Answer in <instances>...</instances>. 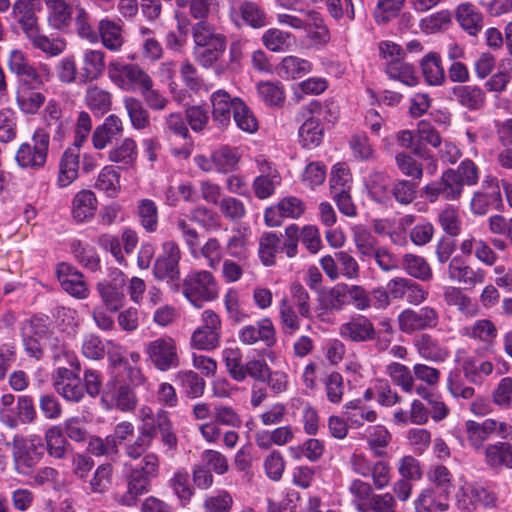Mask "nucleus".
<instances>
[{
  "label": "nucleus",
  "mask_w": 512,
  "mask_h": 512,
  "mask_svg": "<svg viewBox=\"0 0 512 512\" xmlns=\"http://www.w3.org/2000/svg\"><path fill=\"white\" fill-rule=\"evenodd\" d=\"M192 34L197 62L205 68L211 67L225 52L226 37L216 32L207 21L197 22L192 28Z\"/></svg>",
  "instance_id": "1"
},
{
  "label": "nucleus",
  "mask_w": 512,
  "mask_h": 512,
  "mask_svg": "<svg viewBox=\"0 0 512 512\" xmlns=\"http://www.w3.org/2000/svg\"><path fill=\"white\" fill-rule=\"evenodd\" d=\"M304 118L305 121L299 128L300 142L303 147L311 148L318 146L323 139L321 121L333 122L337 117L329 105L314 100L305 107Z\"/></svg>",
  "instance_id": "2"
},
{
  "label": "nucleus",
  "mask_w": 512,
  "mask_h": 512,
  "mask_svg": "<svg viewBox=\"0 0 512 512\" xmlns=\"http://www.w3.org/2000/svg\"><path fill=\"white\" fill-rule=\"evenodd\" d=\"M109 79L124 91H136L142 93L153 86L151 76L138 64L110 62L108 66Z\"/></svg>",
  "instance_id": "3"
},
{
  "label": "nucleus",
  "mask_w": 512,
  "mask_h": 512,
  "mask_svg": "<svg viewBox=\"0 0 512 512\" xmlns=\"http://www.w3.org/2000/svg\"><path fill=\"white\" fill-rule=\"evenodd\" d=\"M50 144V133L37 129L31 143H22L15 155L17 164L24 169L39 170L46 165Z\"/></svg>",
  "instance_id": "4"
},
{
  "label": "nucleus",
  "mask_w": 512,
  "mask_h": 512,
  "mask_svg": "<svg viewBox=\"0 0 512 512\" xmlns=\"http://www.w3.org/2000/svg\"><path fill=\"white\" fill-rule=\"evenodd\" d=\"M71 368L58 367L52 374L54 390L66 401L78 403L85 396V389L80 378L79 362H71Z\"/></svg>",
  "instance_id": "5"
},
{
  "label": "nucleus",
  "mask_w": 512,
  "mask_h": 512,
  "mask_svg": "<svg viewBox=\"0 0 512 512\" xmlns=\"http://www.w3.org/2000/svg\"><path fill=\"white\" fill-rule=\"evenodd\" d=\"M145 352L148 360L159 371L165 372L179 366L177 345L171 337H159L150 341L145 347Z\"/></svg>",
  "instance_id": "6"
},
{
  "label": "nucleus",
  "mask_w": 512,
  "mask_h": 512,
  "mask_svg": "<svg viewBox=\"0 0 512 512\" xmlns=\"http://www.w3.org/2000/svg\"><path fill=\"white\" fill-rule=\"evenodd\" d=\"M463 190L454 169L449 168L438 180L424 186L423 195L430 203H435L440 198L446 201H457L461 198Z\"/></svg>",
  "instance_id": "7"
},
{
  "label": "nucleus",
  "mask_w": 512,
  "mask_h": 512,
  "mask_svg": "<svg viewBox=\"0 0 512 512\" xmlns=\"http://www.w3.org/2000/svg\"><path fill=\"white\" fill-rule=\"evenodd\" d=\"M203 324L198 327L191 336L192 347L210 351L219 347L221 338V320L212 310L202 313Z\"/></svg>",
  "instance_id": "8"
},
{
  "label": "nucleus",
  "mask_w": 512,
  "mask_h": 512,
  "mask_svg": "<svg viewBox=\"0 0 512 512\" xmlns=\"http://www.w3.org/2000/svg\"><path fill=\"white\" fill-rule=\"evenodd\" d=\"M229 17L237 26H249L260 29L267 25V14L256 2L250 0H235L229 9Z\"/></svg>",
  "instance_id": "9"
},
{
  "label": "nucleus",
  "mask_w": 512,
  "mask_h": 512,
  "mask_svg": "<svg viewBox=\"0 0 512 512\" xmlns=\"http://www.w3.org/2000/svg\"><path fill=\"white\" fill-rule=\"evenodd\" d=\"M352 471L362 477H372L377 490L386 488L390 483V466L384 461H369L363 454L353 453L349 459Z\"/></svg>",
  "instance_id": "10"
},
{
  "label": "nucleus",
  "mask_w": 512,
  "mask_h": 512,
  "mask_svg": "<svg viewBox=\"0 0 512 512\" xmlns=\"http://www.w3.org/2000/svg\"><path fill=\"white\" fill-rule=\"evenodd\" d=\"M237 335L240 343L247 346L262 343L266 347H272L277 341L275 327L269 318L242 326Z\"/></svg>",
  "instance_id": "11"
},
{
  "label": "nucleus",
  "mask_w": 512,
  "mask_h": 512,
  "mask_svg": "<svg viewBox=\"0 0 512 512\" xmlns=\"http://www.w3.org/2000/svg\"><path fill=\"white\" fill-rule=\"evenodd\" d=\"M457 501L461 509L471 512L477 505L495 507L497 495L487 487L466 483L460 488Z\"/></svg>",
  "instance_id": "12"
},
{
  "label": "nucleus",
  "mask_w": 512,
  "mask_h": 512,
  "mask_svg": "<svg viewBox=\"0 0 512 512\" xmlns=\"http://www.w3.org/2000/svg\"><path fill=\"white\" fill-rule=\"evenodd\" d=\"M319 296L327 301L325 308L340 309L343 305L353 304L359 310L369 307V298L365 290H320Z\"/></svg>",
  "instance_id": "13"
},
{
  "label": "nucleus",
  "mask_w": 512,
  "mask_h": 512,
  "mask_svg": "<svg viewBox=\"0 0 512 512\" xmlns=\"http://www.w3.org/2000/svg\"><path fill=\"white\" fill-rule=\"evenodd\" d=\"M399 328L404 333L435 328L438 325V315L432 308H422L419 312L407 309L398 317Z\"/></svg>",
  "instance_id": "14"
},
{
  "label": "nucleus",
  "mask_w": 512,
  "mask_h": 512,
  "mask_svg": "<svg viewBox=\"0 0 512 512\" xmlns=\"http://www.w3.org/2000/svg\"><path fill=\"white\" fill-rule=\"evenodd\" d=\"M97 43L110 52H120L125 44L124 29L120 20L101 19L97 24Z\"/></svg>",
  "instance_id": "15"
},
{
  "label": "nucleus",
  "mask_w": 512,
  "mask_h": 512,
  "mask_svg": "<svg viewBox=\"0 0 512 512\" xmlns=\"http://www.w3.org/2000/svg\"><path fill=\"white\" fill-rule=\"evenodd\" d=\"M301 30L308 33V37L315 45H326L330 41V32L322 14L315 9L299 10Z\"/></svg>",
  "instance_id": "16"
},
{
  "label": "nucleus",
  "mask_w": 512,
  "mask_h": 512,
  "mask_svg": "<svg viewBox=\"0 0 512 512\" xmlns=\"http://www.w3.org/2000/svg\"><path fill=\"white\" fill-rule=\"evenodd\" d=\"M451 97L460 107L468 111L482 109L486 101L485 91L475 84H460L452 87Z\"/></svg>",
  "instance_id": "17"
},
{
  "label": "nucleus",
  "mask_w": 512,
  "mask_h": 512,
  "mask_svg": "<svg viewBox=\"0 0 512 512\" xmlns=\"http://www.w3.org/2000/svg\"><path fill=\"white\" fill-rule=\"evenodd\" d=\"M42 452L30 450L26 439L15 435L12 439V457L17 473L27 475L39 462Z\"/></svg>",
  "instance_id": "18"
},
{
  "label": "nucleus",
  "mask_w": 512,
  "mask_h": 512,
  "mask_svg": "<svg viewBox=\"0 0 512 512\" xmlns=\"http://www.w3.org/2000/svg\"><path fill=\"white\" fill-rule=\"evenodd\" d=\"M106 68L105 53L101 49L88 48L81 55L80 80L84 83L99 79Z\"/></svg>",
  "instance_id": "19"
},
{
  "label": "nucleus",
  "mask_w": 512,
  "mask_h": 512,
  "mask_svg": "<svg viewBox=\"0 0 512 512\" xmlns=\"http://www.w3.org/2000/svg\"><path fill=\"white\" fill-rule=\"evenodd\" d=\"M22 340L26 353L35 359L42 357L41 338L45 333V325L40 319L26 320L22 325Z\"/></svg>",
  "instance_id": "20"
},
{
  "label": "nucleus",
  "mask_w": 512,
  "mask_h": 512,
  "mask_svg": "<svg viewBox=\"0 0 512 512\" xmlns=\"http://www.w3.org/2000/svg\"><path fill=\"white\" fill-rule=\"evenodd\" d=\"M340 335L352 342H366L376 339L377 332L370 319L358 316L341 325Z\"/></svg>",
  "instance_id": "21"
},
{
  "label": "nucleus",
  "mask_w": 512,
  "mask_h": 512,
  "mask_svg": "<svg viewBox=\"0 0 512 512\" xmlns=\"http://www.w3.org/2000/svg\"><path fill=\"white\" fill-rule=\"evenodd\" d=\"M305 210L304 203L297 197H286L282 199L276 207L268 208L265 211V222L270 227L279 226L281 223L277 216L298 218Z\"/></svg>",
  "instance_id": "22"
},
{
  "label": "nucleus",
  "mask_w": 512,
  "mask_h": 512,
  "mask_svg": "<svg viewBox=\"0 0 512 512\" xmlns=\"http://www.w3.org/2000/svg\"><path fill=\"white\" fill-rule=\"evenodd\" d=\"M47 9V24L57 31H65L72 22V7L66 0H43Z\"/></svg>",
  "instance_id": "23"
},
{
  "label": "nucleus",
  "mask_w": 512,
  "mask_h": 512,
  "mask_svg": "<svg viewBox=\"0 0 512 512\" xmlns=\"http://www.w3.org/2000/svg\"><path fill=\"white\" fill-rule=\"evenodd\" d=\"M152 477L131 468L126 474L127 491L118 498L123 506H133L138 497L148 492Z\"/></svg>",
  "instance_id": "24"
},
{
  "label": "nucleus",
  "mask_w": 512,
  "mask_h": 512,
  "mask_svg": "<svg viewBox=\"0 0 512 512\" xmlns=\"http://www.w3.org/2000/svg\"><path fill=\"white\" fill-rule=\"evenodd\" d=\"M139 418L142 423L155 420L158 424L162 442L170 449L176 448L177 437L173 432L172 422L165 410H159L156 415H154L149 407H142L139 410Z\"/></svg>",
  "instance_id": "25"
},
{
  "label": "nucleus",
  "mask_w": 512,
  "mask_h": 512,
  "mask_svg": "<svg viewBox=\"0 0 512 512\" xmlns=\"http://www.w3.org/2000/svg\"><path fill=\"white\" fill-rule=\"evenodd\" d=\"M123 132L122 120L117 115H109L103 124L96 127L92 134L94 148L101 150Z\"/></svg>",
  "instance_id": "26"
},
{
  "label": "nucleus",
  "mask_w": 512,
  "mask_h": 512,
  "mask_svg": "<svg viewBox=\"0 0 512 512\" xmlns=\"http://www.w3.org/2000/svg\"><path fill=\"white\" fill-rule=\"evenodd\" d=\"M80 153L76 148H68L64 151L60 162L57 177V185L65 188L78 178Z\"/></svg>",
  "instance_id": "27"
},
{
  "label": "nucleus",
  "mask_w": 512,
  "mask_h": 512,
  "mask_svg": "<svg viewBox=\"0 0 512 512\" xmlns=\"http://www.w3.org/2000/svg\"><path fill=\"white\" fill-rule=\"evenodd\" d=\"M414 345L418 354L427 361L443 362L449 355V350L429 334L418 336Z\"/></svg>",
  "instance_id": "28"
},
{
  "label": "nucleus",
  "mask_w": 512,
  "mask_h": 512,
  "mask_svg": "<svg viewBox=\"0 0 512 512\" xmlns=\"http://www.w3.org/2000/svg\"><path fill=\"white\" fill-rule=\"evenodd\" d=\"M236 98L231 96L225 90H218L211 95L212 116L221 126H226L231 121V115L235 113Z\"/></svg>",
  "instance_id": "29"
},
{
  "label": "nucleus",
  "mask_w": 512,
  "mask_h": 512,
  "mask_svg": "<svg viewBox=\"0 0 512 512\" xmlns=\"http://www.w3.org/2000/svg\"><path fill=\"white\" fill-rule=\"evenodd\" d=\"M485 462L494 469H512V444L509 442H496L485 448Z\"/></svg>",
  "instance_id": "30"
},
{
  "label": "nucleus",
  "mask_w": 512,
  "mask_h": 512,
  "mask_svg": "<svg viewBox=\"0 0 512 512\" xmlns=\"http://www.w3.org/2000/svg\"><path fill=\"white\" fill-rule=\"evenodd\" d=\"M423 77L431 86H442L446 82V75L439 53L430 52L420 61Z\"/></svg>",
  "instance_id": "31"
},
{
  "label": "nucleus",
  "mask_w": 512,
  "mask_h": 512,
  "mask_svg": "<svg viewBox=\"0 0 512 512\" xmlns=\"http://www.w3.org/2000/svg\"><path fill=\"white\" fill-rule=\"evenodd\" d=\"M97 210V199L90 190H81L73 198L72 216L79 223L90 220Z\"/></svg>",
  "instance_id": "32"
},
{
  "label": "nucleus",
  "mask_w": 512,
  "mask_h": 512,
  "mask_svg": "<svg viewBox=\"0 0 512 512\" xmlns=\"http://www.w3.org/2000/svg\"><path fill=\"white\" fill-rule=\"evenodd\" d=\"M391 179L389 175L380 171H373L366 180V187L370 196L379 203L391 200Z\"/></svg>",
  "instance_id": "33"
},
{
  "label": "nucleus",
  "mask_w": 512,
  "mask_h": 512,
  "mask_svg": "<svg viewBox=\"0 0 512 512\" xmlns=\"http://www.w3.org/2000/svg\"><path fill=\"white\" fill-rule=\"evenodd\" d=\"M168 485L183 505L188 504L195 494L194 486L190 482V474L184 468L177 469L173 473Z\"/></svg>",
  "instance_id": "34"
},
{
  "label": "nucleus",
  "mask_w": 512,
  "mask_h": 512,
  "mask_svg": "<svg viewBox=\"0 0 512 512\" xmlns=\"http://www.w3.org/2000/svg\"><path fill=\"white\" fill-rule=\"evenodd\" d=\"M386 73L390 79L397 80L408 87L416 86L419 83V77L414 67L400 59L388 61Z\"/></svg>",
  "instance_id": "35"
},
{
  "label": "nucleus",
  "mask_w": 512,
  "mask_h": 512,
  "mask_svg": "<svg viewBox=\"0 0 512 512\" xmlns=\"http://www.w3.org/2000/svg\"><path fill=\"white\" fill-rule=\"evenodd\" d=\"M448 507V500L433 488L423 489L415 501L416 512H443Z\"/></svg>",
  "instance_id": "36"
},
{
  "label": "nucleus",
  "mask_w": 512,
  "mask_h": 512,
  "mask_svg": "<svg viewBox=\"0 0 512 512\" xmlns=\"http://www.w3.org/2000/svg\"><path fill=\"white\" fill-rule=\"evenodd\" d=\"M282 250L280 238L273 232H265L259 239L258 255L265 266H272L276 262V255Z\"/></svg>",
  "instance_id": "37"
},
{
  "label": "nucleus",
  "mask_w": 512,
  "mask_h": 512,
  "mask_svg": "<svg viewBox=\"0 0 512 512\" xmlns=\"http://www.w3.org/2000/svg\"><path fill=\"white\" fill-rule=\"evenodd\" d=\"M123 104L133 128L141 130L150 125L149 112L140 99L133 96H126L123 99Z\"/></svg>",
  "instance_id": "38"
},
{
  "label": "nucleus",
  "mask_w": 512,
  "mask_h": 512,
  "mask_svg": "<svg viewBox=\"0 0 512 512\" xmlns=\"http://www.w3.org/2000/svg\"><path fill=\"white\" fill-rule=\"evenodd\" d=\"M262 42L272 52H285L293 46L295 37L289 32L270 28L264 32Z\"/></svg>",
  "instance_id": "39"
},
{
  "label": "nucleus",
  "mask_w": 512,
  "mask_h": 512,
  "mask_svg": "<svg viewBox=\"0 0 512 512\" xmlns=\"http://www.w3.org/2000/svg\"><path fill=\"white\" fill-rule=\"evenodd\" d=\"M456 19L470 35H476L482 26V15L471 3H462L457 7Z\"/></svg>",
  "instance_id": "40"
},
{
  "label": "nucleus",
  "mask_w": 512,
  "mask_h": 512,
  "mask_svg": "<svg viewBox=\"0 0 512 512\" xmlns=\"http://www.w3.org/2000/svg\"><path fill=\"white\" fill-rule=\"evenodd\" d=\"M39 88H18L16 101L25 114H35L44 104L46 97Z\"/></svg>",
  "instance_id": "41"
},
{
  "label": "nucleus",
  "mask_w": 512,
  "mask_h": 512,
  "mask_svg": "<svg viewBox=\"0 0 512 512\" xmlns=\"http://www.w3.org/2000/svg\"><path fill=\"white\" fill-rule=\"evenodd\" d=\"M85 102L93 112L103 115L110 110L112 95L109 91L97 85H92L86 90Z\"/></svg>",
  "instance_id": "42"
},
{
  "label": "nucleus",
  "mask_w": 512,
  "mask_h": 512,
  "mask_svg": "<svg viewBox=\"0 0 512 512\" xmlns=\"http://www.w3.org/2000/svg\"><path fill=\"white\" fill-rule=\"evenodd\" d=\"M34 49L40 50L49 57H56L62 54L67 48V42L62 37H49L41 31L30 40Z\"/></svg>",
  "instance_id": "43"
},
{
  "label": "nucleus",
  "mask_w": 512,
  "mask_h": 512,
  "mask_svg": "<svg viewBox=\"0 0 512 512\" xmlns=\"http://www.w3.org/2000/svg\"><path fill=\"white\" fill-rule=\"evenodd\" d=\"M428 480L434 485L436 491L448 500L453 489V476L444 465H436L428 472Z\"/></svg>",
  "instance_id": "44"
},
{
  "label": "nucleus",
  "mask_w": 512,
  "mask_h": 512,
  "mask_svg": "<svg viewBox=\"0 0 512 512\" xmlns=\"http://www.w3.org/2000/svg\"><path fill=\"white\" fill-rule=\"evenodd\" d=\"M348 490L356 509L359 512H367V506L375 495L373 486L361 479H354L351 481Z\"/></svg>",
  "instance_id": "45"
},
{
  "label": "nucleus",
  "mask_w": 512,
  "mask_h": 512,
  "mask_svg": "<svg viewBox=\"0 0 512 512\" xmlns=\"http://www.w3.org/2000/svg\"><path fill=\"white\" fill-rule=\"evenodd\" d=\"M175 380L190 398L200 397L204 393L205 381L194 371H180L175 375Z\"/></svg>",
  "instance_id": "46"
},
{
  "label": "nucleus",
  "mask_w": 512,
  "mask_h": 512,
  "mask_svg": "<svg viewBox=\"0 0 512 512\" xmlns=\"http://www.w3.org/2000/svg\"><path fill=\"white\" fill-rule=\"evenodd\" d=\"M386 372L391 381L402 389L405 393H411L415 386L414 374L406 366L398 362L390 363Z\"/></svg>",
  "instance_id": "47"
},
{
  "label": "nucleus",
  "mask_w": 512,
  "mask_h": 512,
  "mask_svg": "<svg viewBox=\"0 0 512 512\" xmlns=\"http://www.w3.org/2000/svg\"><path fill=\"white\" fill-rule=\"evenodd\" d=\"M261 100L268 106L280 107L285 101V90L281 82L265 81L257 84Z\"/></svg>",
  "instance_id": "48"
},
{
  "label": "nucleus",
  "mask_w": 512,
  "mask_h": 512,
  "mask_svg": "<svg viewBox=\"0 0 512 512\" xmlns=\"http://www.w3.org/2000/svg\"><path fill=\"white\" fill-rule=\"evenodd\" d=\"M403 269L413 278L428 281L432 278L429 263L421 256L405 254L402 260Z\"/></svg>",
  "instance_id": "49"
},
{
  "label": "nucleus",
  "mask_w": 512,
  "mask_h": 512,
  "mask_svg": "<svg viewBox=\"0 0 512 512\" xmlns=\"http://www.w3.org/2000/svg\"><path fill=\"white\" fill-rule=\"evenodd\" d=\"M95 188L109 197H115L120 191V174L113 166H105L98 175Z\"/></svg>",
  "instance_id": "50"
},
{
  "label": "nucleus",
  "mask_w": 512,
  "mask_h": 512,
  "mask_svg": "<svg viewBox=\"0 0 512 512\" xmlns=\"http://www.w3.org/2000/svg\"><path fill=\"white\" fill-rule=\"evenodd\" d=\"M109 160L129 166L137 158V145L132 138H125L109 151Z\"/></svg>",
  "instance_id": "51"
},
{
  "label": "nucleus",
  "mask_w": 512,
  "mask_h": 512,
  "mask_svg": "<svg viewBox=\"0 0 512 512\" xmlns=\"http://www.w3.org/2000/svg\"><path fill=\"white\" fill-rule=\"evenodd\" d=\"M449 277L465 284H481L484 273L481 270H474L469 266L458 265L457 258H453L448 267Z\"/></svg>",
  "instance_id": "52"
},
{
  "label": "nucleus",
  "mask_w": 512,
  "mask_h": 512,
  "mask_svg": "<svg viewBox=\"0 0 512 512\" xmlns=\"http://www.w3.org/2000/svg\"><path fill=\"white\" fill-rule=\"evenodd\" d=\"M212 160L217 171L228 173L236 169L240 154L236 148L224 146L213 152Z\"/></svg>",
  "instance_id": "53"
},
{
  "label": "nucleus",
  "mask_w": 512,
  "mask_h": 512,
  "mask_svg": "<svg viewBox=\"0 0 512 512\" xmlns=\"http://www.w3.org/2000/svg\"><path fill=\"white\" fill-rule=\"evenodd\" d=\"M90 18V14L84 7L77 6L74 18L75 32L80 39L90 44H97V29L93 28Z\"/></svg>",
  "instance_id": "54"
},
{
  "label": "nucleus",
  "mask_w": 512,
  "mask_h": 512,
  "mask_svg": "<svg viewBox=\"0 0 512 512\" xmlns=\"http://www.w3.org/2000/svg\"><path fill=\"white\" fill-rule=\"evenodd\" d=\"M45 442L49 456L55 459H63L67 454V442L62 430L53 426L45 433Z\"/></svg>",
  "instance_id": "55"
},
{
  "label": "nucleus",
  "mask_w": 512,
  "mask_h": 512,
  "mask_svg": "<svg viewBox=\"0 0 512 512\" xmlns=\"http://www.w3.org/2000/svg\"><path fill=\"white\" fill-rule=\"evenodd\" d=\"M497 333L495 324L488 319L477 320L465 328V335L484 343H492L497 337Z\"/></svg>",
  "instance_id": "56"
},
{
  "label": "nucleus",
  "mask_w": 512,
  "mask_h": 512,
  "mask_svg": "<svg viewBox=\"0 0 512 512\" xmlns=\"http://www.w3.org/2000/svg\"><path fill=\"white\" fill-rule=\"evenodd\" d=\"M418 182L398 179L391 186V198L401 205L410 204L417 196Z\"/></svg>",
  "instance_id": "57"
},
{
  "label": "nucleus",
  "mask_w": 512,
  "mask_h": 512,
  "mask_svg": "<svg viewBox=\"0 0 512 512\" xmlns=\"http://www.w3.org/2000/svg\"><path fill=\"white\" fill-rule=\"evenodd\" d=\"M222 356L231 378L237 382H243V369L245 364L242 363L241 350L239 348H225L222 352Z\"/></svg>",
  "instance_id": "58"
},
{
  "label": "nucleus",
  "mask_w": 512,
  "mask_h": 512,
  "mask_svg": "<svg viewBox=\"0 0 512 512\" xmlns=\"http://www.w3.org/2000/svg\"><path fill=\"white\" fill-rule=\"evenodd\" d=\"M138 217L141 226L147 232H154L158 227V208L150 199H142L138 204Z\"/></svg>",
  "instance_id": "59"
},
{
  "label": "nucleus",
  "mask_w": 512,
  "mask_h": 512,
  "mask_svg": "<svg viewBox=\"0 0 512 512\" xmlns=\"http://www.w3.org/2000/svg\"><path fill=\"white\" fill-rule=\"evenodd\" d=\"M235 113L233 118L237 126L249 133H253L258 129V122L249 107L240 99L236 98Z\"/></svg>",
  "instance_id": "60"
},
{
  "label": "nucleus",
  "mask_w": 512,
  "mask_h": 512,
  "mask_svg": "<svg viewBox=\"0 0 512 512\" xmlns=\"http://www.w3.org/2000/svg\"><path fill=\"white\" fill-rule=\"evenodd\" d=\"M57 80L64 85H70L76 82L78 68L73 55L61 58L55 65Z\"/></svg>",
  "instance_id": "61"
},
{
  "label": "nucleus",
  "mask_w": 512,
  "mask_h": 512,
  "mask_svg": "<svg viewBox=\"0 0 512 512\" xmlns=\"http://www.w3.org/2000/svg\"><path fill=\"white\" fill-rule=\"evenodd\" d=\"M290 453L294 458L305 456L309 461H318L324 453V443L316 438H310L302 445L291 447Z\"/></svg>",
  "instance_id": "62"
},
{
  "label": "nucleus",
  "mask_w": 512,
  "mask_h": 512,
  "mask_svg": "<svg viewBox=\"0 0 512 512\" xmlns=\"http://www.w3.org/2000/svg\"><path fill=\"white\" fill-rule=\"evenodd\" d=\"M280 67L287 77L295 79L308 74L312 69V64L308 60L290 55L283 58Z\"/></svg>",
  "instance_id": "63"
},
{
  "label": "nucleus",
  "mask_w": 512,
  "mask_h": 512,
  "mask_svg": "<svg viewBox=\"0 0 512 512\" xmlns=\"http://www.w3.org/2000/svg\"><path fill=\"white\" fill-rule=\"evenodd\" d=\"M232 505L233 498L226 490L208 496L203 503L205 512H230Z\"/></svg>",
  "instance_id": "64"
}]
</instances>
